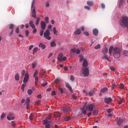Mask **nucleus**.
<instances>
[{
  "instance_id": "obj_1",
  "label": "nucleus",
  "mask_w": 128,
  "mask_h": 128,
  "mask_svg": "<svg viewBox=\"0 0 128 128\" xmlns=\"http://www.w3.org/2000/svg\"><path fill=\"white\" fill-rule=\"evenodd\" d=\"M120 26H121L122 27H124L126 26H128V17L126 16H124L120 20Z\"/></svg>"
},
{
  "instance_id": "obj_2",
  "label": "nucleus",
  "mask_w": 128,
  "mask_h": 128,
  "mask_svg": "<svg viewBox=\"0 0 128 128\" xmlns=\"http://www.w3.org/2000/svg\"><path fill=\"white\" fill-rule=\"evenodd\" d=\"M113 54L115 58H119L120 56V48L118 47L114 48Z\"/></svg>"
},
{
  "instance_id": "obj_3",
  "label": "nucleus",
  "mask_w": 128,
  "mask_h": 128,
  "mask_svg": "<svg viewBox=\"0 0 128 128\" xmlns=\"http://www.w3.org/2000/svg\"><path fill=\"white\" fill-rule=\"evenodd\" d=\"M35 2L36 0H32L31 6V8L32 10V16L34 18H36V7H34Z\"/></svg>"
},
{
  "instance_id": "obj_4",
  "label": "nucleus",
  "mask_w": 128,
  "mask_h": 128,
  "mask_svg": "<svg viewBox=\"0 0 128 128\" xmlns=\"http://www.w3.org/2000/svg\"><path fill=\"white\" fill-rule=\"evenodd\" d=\"M44 38H45L46 40H52V37L50 36V30H46L44 34Z\"/></svg>"
},
{
  "instance_id": "obj_5",
  "label": "nucleus",
  "mask_w": 128,
  "mask_h": 128,
  "mask_svg": "<svg viewBox=\"0 0 128 128\" xmlns=\"http://www.w3.org/2000/svg\"><path fill=\"white\" fill-rule=\"evenodd\" d=\"M82 74H84V76H88L90 75V71L88 70V68H84L82 69Z\"/></svg>"
},
{
  "instance_id": "obj_6",
  "label": "nucleus",
  "mask_w": 128,
  "mask_h": 128,
  "mask_svg": "<svg viewBox=\"0 0 128 128\" xmlns=\"http://www.w3.org/2000/svg\"><path fill=\"white\" fill-rule=\"evenodd\" d=\"M124 119L121 118L116 122V124L118 126H120L124 124Z\"/></svg>"
},
{
  "instance_id": "obj_7",
  "label": "nucleus",
  "mask_w": 128,
  "mask_h": 128,
  "mask_svg": "<svg viewBox=\"0 0 128 128\" xmlns=\"http://www.w3.org/2000/svg\"><path fill=\"white\" fill-rule=\"evenodd\" d=\"M94 105L93 104H90L86 106V110H88L90 112H92L94 110Z\"/></svg>"
},
{
  "instance_id": "obj_8",
  "label": "nucleus",
  "mask_w": 128,
  "mask_h": 128,
  "mask_svg": "<svg viewBox=\"0 0 128 128\" xmlns=\"http://www.w3.org/2000/svg\"><path fill=\"white\" fill-rule=\"evenodd\" d=\"M62 112H64L65 113L70 112H72V108H70L68 106L64 107L62 108Z\"/></svg>"
},
{
  "instance_id": "obj_9",
  "label": "nucleus",
  "mask_w": 128,
  "mask_h": 128,
  "mask_svg": "<svg viewBox=\"0 0 128 128\" xmlns=\"http://www.w3.org/2000/svg\"><path fill=\"white\" fill-rule=\"evenodd\" d=\"M28 78H30V76L28 74H26L23 80L24 84H26L28 82Z\"/></svg>"
},
{
  "instance_id": "obj_10",
  "label": "nucleus",
  "mask_w": 128,
  "mask_h": 128,
  "mask_svg": "<svg viewBox=\"0 0 128 128\" xmlns=\"http://www.w3.org/2000/svg\"><path fill=\"white\" fill-rule=\"evenodd\" d=\"M40 26L42 28V30H44L46 26V22H44V21H42L40 22Z\"/></svg>"
},
{
  "instance_id": "obj_11",
  "label": "nucleus",
  "mask_w": 128,
  "mask_h": 128,
  "mask_svg": "<svg viewBox=\"0 0 128 128\" xmlns=\"http://www.w3.org/2000/svg\"><path fill=\"white\" fill-rule=\"evenodd\" d=\"M112 102V98H104V102L106 104H110Z\"/></svg>"
},
{
  "instance_id": "obj_12",
  "label": "nucleus",
  "mask_w": 128,
  "mask_h": 128,
  "mask_svg": "<svg viewBox=\"0 0 128 128\" xmlns=\"http://www.w3.org/2000/svg\"><path fill=\"white\" fill-rule=\"evenodd\" d=\"M88 66V60L86 59H84L83 61L82 66L84 68H86Z\"/></svg>"
},
{
  "instance_id": "obj_13",
  "label": "nucleus",
  "mask_w": 128,
  "mask_h": 128,
  "mask_svg": "<svg viewBox=\"0 0 128 128\" xmlns=\"http://www.w3.org/2000/svg\"><path fill=\"white\" fill-rule=\"evenodd\" d=\"M29 25L30 26H31V28L34 30V28H36V26L34 25V21L32 20H30L29 22Z\"/></svg>"
},
{
  "instance_id": "obj_14",
  "label": "nucleus",
  "mask_w": 128,
  "mask_h": 128,
  "mask_svg": "<svg viewBox=\"0 0 128 128\" xmlns=\"http://www.w3.org/2000/svg\"><path fill=\"white\" fill-rule=\"evenodd\" d=\"M66 88H68V90H70V92H72V86H70V85L68 83H66Z\"/></svg>"
},
{
  "instance_id": "obj_15",
  "label": "nucleus",
  "mask_w": 128,
  "mask_h": 128,
  "mask_svg": "<svg viewBox=\"0 0 128 128\" xmlns=\"http://www.w3.org/2000/svg\"><path fill=\"white\" fill-rule=\"evenodd\" d=\"M114 46H110L109 48V50H108V52H109V54L110 56H112V50H113V52H114Z\"/></svg>"
},
{
  "instance_id": "obj_16",
  "label": "nucleus",
  "mask_w": 128,
  "mask_h": 128,
  "mask_svg": "<svg viewBox=\"0 0 128 128\" xmlns=\"http://www.w3.org/2000/svg\"><path fill=\"white\" fill-rule=\"evenodd\" d=\"M108 52V49L106 47H104L102 50V54H106Z\"/></svg>"
},
{
  "instance_id": "obj_17",
  "label": "nucleus",
  "mask_w": 128,
  "mask_h": 128,
  "mask_svg": "<svg viewBox=\"0 0 128 128\" xmlns=\"http://www.w3.org/2000/svg\"><path fill=\"white\" fill-rule=\"evenodd\" d=\"M62 56H64V55L60 53L58 56V62H62Z\"/></svg>"
},
{
  "instance_id": "obj_18",
  "label": "nucleus",
  "mask_w": 128,
  "mask_h": 128,
  "mask_svg": "<svg viewBox=\"0 0 128 128\" xmlns=\"http://www.w3.org/2000/svg\"><path fill=\"white\" fill-rule=\"evenodd\" d=\"M93 34H94L96 36L98 34V30L97 29H94L92 30Z\"/></svg>"
},
{
  "instance_id": "obj_19",
  "label": "nucleus",
  "mask_w": 128,
  "mask_h": 128,
  "mask_svg": "<svg viewBox=\"0 0 128 128\" xmlns=\"http://www.w3.org/2000/svg\"><path fill=\"white\" fill-rule=\"evenodd\" d=\"M80 110L84 114H86V110L84 108V106L80 108Z\"/></svg>"
},
{
  "instance_id": "obj_20",
  "label": "nucleus",
  "mask_w": 128,
  "mask_h": 128,
  "mask_svg": "<svg viewBox=\"0 0 128 128\" xmlns=\"http://www.w3.org/2000/svg\"><path fill=\"white\" fill-rule=\"evenodd\" d=\"M80 34H82V32L80 29H76V30L74 32V34L75 36Z\"/></svg>"
},
{
  "instance_id": "obj_21",
  "label": "nucleus",
  "mask_w": 128,
  "mask_h": 128,
  "mask_svg": "<svg viewBox=\"0 0 128 128\" xmlns=\"http://www.w3.org/2000/svg\"><path fill=\"white\" fill-rule=\"evenodd\" d=\"M14 78L15 80H16L17 82L20 80V74L18 73H17L15 74Z\"/></svg>"
},
{
  "instance_id": "obj_22",
  "label": "nucleus",
  "mask_w": 128,
  "mask_h": 128,
  "mask_svg": "<svg viewBox=\"0 0 128 128\" xmlns=\"http://www.w3.org/2000/svg\"><path fill=\"white\" fill-rule=\"evenodd\" d=\"M94 90H92L88 92L89 96H92L94 95Z\"/></svg>"
},
{
  "instance_id": "obj_23",
  "label": "nucleus",
  "mask_w": 128,
  "mask_h": 128,
  "mask_svg": "<svg viewBox=\"0 0 128 128\" xmlns=\"http://www.w3.org/2000/svg\"><path fill=\"white\" fill-rule=\"evenodd\" d=\"M12 113H10L7 116V120H12Z\"/></svg>"
},
{
  "instance_id": "obj_24",
  "label": "nucleus",
  "mask_w": 128,
  "mask_h": 128,
  "mask_svg": "<svg viewBox=\"0 0 128 128\" xmlns=\"http://www.w3.org/2000/svg\"><path fill=\"white\" fill-rule=\"evenodd\" d=\"M39 48H41L42 50H44V48H46V46L42 43H40L39 44Z\"/></svg>"
},
{
  "instance_id": "obj_25",
  "label": "nucleus",
  "mask_w": 128,
  "mask_h": 128,
  "mask_svg": "<svg viewBox=\"0 0 128 128\" xmlns=\"http://www.w3.org/2000/svg\"><path fill=\"white\" fill-rule=\"evenodd\" d=\"M63 118H64V120H66V122H68V120H70L71 118L70 116H64Z\"/></svg>"
},
{
  "instance_id": "obj_26",
  "label": "nucleus",
  "mask_w": 128,
  "mask_h": 128,
  "mask_svg": "<svg viewBox=\"0 0 128 128\" xmlns=\"http://www.w3.org/2000/svg\"><path fill=\"white\" fill-rule=\"evenodd\" d=\"M102 60H106L109 61L110 58H108V56H106V54H104V56H102Z\"/></svg>"
},
{
  "instance_id": "obj_27",
  "label": "nucleus",
  "mask_w": 128,
  "mask_h": 128,
  "mask_svg": "<svg viewBox=\"0 0 128 128\" xmlns=\"http://www.w3.org/2000/svg\"><path fill=\"white\" fill-rule=\"evenodd\" d=\"M56 46V44L54 41L50 42V46L54 48Z\"/></svg>"
},
{
  "instance_id": "obj_28",
  "label": "nucleus",
  "mask_w": 128,
  "mask_h": 128,
  "mask_svg": "<svg viewBox=\"0 0 128 128\" xmlns=\"http://www.w3.org/2000/svg\"><path fill=\"white\" fill-rule=\"evenodd\" d=\"M42 124H50V122L48 121L47 120H44L42 121Z\"/></svg>"
},
{
  "instance_id": "obj_29",
  "label": "nucleus",
  "mask_w": 128,
  "mask_h": 128,
  "mask_svg": "<svg viewBox=\"0 0 128 128\" xmlns=\"http://www.w3.org/2000/svg\"><path fill=\"white\" fill-rule=\"evenodd\" d=\"M53 32L54 34H56V36H58V30H56V27H54L53 28Z\"/></svg>"
},
{
  "instance_id": "obj_30",
  "label": "nucleus",
  "mask_w": 128,
  "mask_h": 128,
  "mask_svg": "<svg viewBox=\"0 0 128 128\" xmlns=\"http://www.w3.org/2000/svg\"><path fill=\"white\" fill-rule=\"evenodd\" d=\"M4 118H6V113L3 112L0 116V120H2Z\"/></svg>"
},
{
  "instance_id": "obj_31",
  "label": "nucleus",
  "mask_w": 128,
  "mask_h": 128,
  "mask_svg": "<svg viewBox=\"0 0 128 128\" xmlns=\"http://www.w3.org/2000/svg\"><path fill=\"white\" fill-rule=\"evenodd\" d=\"M108 90V88H104L101 89L100 92L102 93L106 92H107Z\"/></svg>"
},
{
  "instance_id": "obj_32",
  "label": "nucleus",
  "mask_w": 128,
  "mask_h": 128,
  "mask_svg": "<svg viewBox=\"0 0 128 128\" xmlns=\"http://www.w3.org/2000/svg\"><path fill=\"white\" fill-rule=\"evenodd\" d=\"M40 17L37 18L36 22V26H38V24H40Z\"/></svg>"
},
{
  "instance_id": "obj_33",
  "label": "nucleus",
  "mask_w": 128,
  "mask_h": 128,
  "mask_svg": "<svg viewBox=\"0 0 128 128\" xmlns=\"http://www.w3.org/2000/svg\"><path fill=\"white\" fill-rule=\"evenodd\" d=\"M98 110H95L93 111L94 116H98Z\"/></svg>"
},
{
  "instance_id": "obj_34",
  "label": "nucleus",
  "mask_w": 128,
  "mask_h": 128,
  "mask_svg": "<svg viewBox=\"0 0 128 128\" xmlns=\"http://www.w3.org/2000/svg\"><path fill=\"white\" fill-rule=\"evenodd\" d=\"M123 54L125 56H128V51L126 50H124L123 52Z\"/></svg>"
},
{
  "instance_id": "obj_35",
  "label": "nucleus",
  "mask_w": 128,
  "mask_h": 128,
  "mask_svg": "<svg viewBox=\"0 0 128 128\" xmlns=\"http://www.w3.org/2000/svg\"><path fill=\"white\" fill-rule=\"evenodd\" d=\"M124 0H120L119 2V8H120V6H122V4H124Z\"/></svg>"
},
{
  "instance_id": "obj_36",
  "label": "nucleus",
  "mask_w": 128,
  "mask_h": 128,
  "mask_svg": "<svg viewBox=\"0 0 128 128\" xmlns=\"http://www.w3.org/2000/svg\"><path fill=\"white\" fill-rule=\"evenodd\" d=\"M30 98H27L26 101V104H30Z\"/></svg>"
},
{
  "instance_id": "obj_37",
  "label": "nucleus",
  "mask_w": 128,
  "mask_h": 128,
  "mask_svg": "<svg viewBox=\"0 0 128 128\" xmlns=\"http://www.w3.org/2000/svg\"><path fill=\"white\" fill-rule=\"evenodd\" d=\"M38 70H36L34 74V78H36V76H38Z\"/></svg>"
},
{
  "instance_id": "obj_38",
  "label": "nucleus",
  "mask_w": 128,
  "mask_h": 128,
  "mask_svg": "<svg viewBox=\"0 0 128 128\" xmlns=\"http://www.w3.org/2000/svg\"><path fill=\"white\" fill-rule=\"evenodd\" d=\"M55 116L56 118H58V116L60 117V112H57L55 113Z\"/></svg>"
},
{
  "instance_id": "obj_39",
  "label": "nucleus",
  "mask_w": 128,
  "mask_h": 128,
  "mask_svg": "<svg viewBox=\"0 0 128 128\" xmlns=\"http://www.w3.org/2000/svg\"><path fill=\"white\" fill-rule=\"evenodd\" d=\"M27 92H28V94L30 96V94H32V90L30 89L28 90Z\"/></svg>"
},
{
  "instance_id": "obj_40",
  "label": "nucleus",
  "mask_w": 128,
  "mask_h": 128,
  "mask_svg": "<svg viewBox=\"0 0 128 128\" xmlns=\"http://www.w3.org/2000/svg\"><path fill=\"white\" fill-rule=\"evenodd\" d=\"M26 86V85L24 84H22V87H21V90H22V91L24 92V87Z\"/></svg>"
},
{
  "instance_id": "obj_41",
  "label": "nucleus",
  "mask_w": 128,
  "mask_h": 128,
  "mask_svg": "<svg viewBox=\"0 0 128 128\" xmlns=\"http://www.w3.org/2000/svg\"><path fill=\"white\" fill-rule=\"evenodd\" d=\"M44 20L46 22V24H48V22H49V18H48V17H46L44 18Z\"/></svg>"
},
{
  "instance_id": "obj_42",
  "label": "nucleus",
  "mask_w": 128,
  "mask_h": 128,
  "mask_svg": "<svg viewBox=\"0 0 128 128\" xmlns=\"http://www.w3.org/2000/svg\"><path fill=\"white\" fill-rule=\"evenodd\" d=\"M116 82L112 83V90H114V88H116Z\"/></svg>"
},
{
  "instance_id": "obj_43",
  "label": "nucleus",
  "mask_w": 128,
  "mask_h": 128,
  "mask_svg": "<svg viewBox=\"0 0 128 128\" xmlns=\"http://www.w3.org/2000/svg\"><path fill=\"white\" fill-rule=\"evenodd\" d=\"M38 48H34L33 50L32 54H34L38 52Z\"/></svg>"
},
{
  "instance_id": "obj_44",
  "label": "nucleus",
  "mask_w": 128,
  "mask_h": 128,
  "mask_svg": "<svg viewBox=\"0 0 128 128\" xmlns=\"http://www.w3.org/2000/svg\"><path fill=\"white\" fill-rule=\"evenodd\" d=\"M29 119L30 120H34V115L32 114H30V116H29Z\"/></svg>"
},
{
  "instance_id": "obj_45",
  "label": "nucleus",
  "mask_w": 128,
  "mask_h": 128,
  "mask_svg": "<svg viewBox=\"0 0 128 128\" xmlns=\"http://www.w3.org/2000/svg\"><path fill=\"white\" fill-rule=\"evenodd\" d=\"M58 90H60V94H64V89H62V88L60 87H59Z\"/></svg>"
},
{
  "instance_id": "obj_46",
  "label": "nucleus",
  "mask_w": 128,
  "mask_h": 128,
  "mask_svg": "<svg viewBox=\"0 0 128 128\" xmlns=\"http://www.w3.org/2000/svg\"><path fill=\"white\" fill-rule=\"evenodd\" d=\"M95 50H98V48H100V45L98 44L96 46L94 47Z\"/></svg>"
},
{
  "instance_id": "obj_47",
  "label": "nucleus",
  "mask_w": 128,
  "mask_h": 128,
  "mask_svg": "<svg viewBox=\"0 0 128 128\" xmlns=\"http://www.w3.org/2000/svg\"><path fill=\"white\" fill-rule=\"evenodd\" d=\"M120 88H121V90H124V85L123 84H120Z\"/></svg>"
},
{
  "instance_id": "obj_48",
  "label": "nucleus",
  "mask_w": 128,
  "mask_h": 128,
  "mask_svg": "<svg viewBox=\"0 0 128 128\" xmlns=\"http://www.w3.org/2000/svg\"><path fill=\"white\" fill-rule=\"evenodd\" d=\"M47 120H52V114H50L48 117L47 118Z\"/></svg>"
},
{
  "instance_id": "obj_49",
  "label": "nucleus",
  "mask_w": 128,
  "mask_h": 128,
  "mask_svg": "<svg viewBox=\"0 0 128 128\" xmlns=\"http://www.w3.org/2000/svg\"><path fill=\"white\" fill-rule=\"evenodd\" d=\"M87 4H88V6H92V4H94V2H88Z\"/></svg>"
},
{
  "instance_id": "obj_50",
  "label": "nucleus",
  "mask_w": 128,
  "mask_h": 128,
  "mask_svg": "<svg viewBox=\"0 0 128 128\" xmlns=\"http://www.w3.org/2000/svg\"><path fill=\"white\" fill-rule=\"evenodd\" d=\"M14 24H10V26H9V28H10V30H14Z\"/></svg>"
},
{
  "instance_id": "obj_51",
  "label": "nucleus",
  "mask_w": 128,
  "mask_h": 128,
  "mask_svg": "<svg viewBox=\"0 0 128 128\" xmlns=\"http://www.w3.org/2000/svg\"><path fill=\"white\" fill-rule=\"evenodd\" d=\"M84 56H80V62H82V60L84 61Z\"/></svg>"
},
{
  "instance_id": "obj_52",
  "label": "nucleus",
  "mask_w": 128,
  "mask_h": 128,
  "mask_svg": "<svg viewBox=\"0 0 128 128\" xmlns=\"http://www.w3.org/2000/svg\"><path fill=\"white\" fill-rule=\"evenodd\" d=\"M42 86L44 87V86H48V83L47 82H46L45 83H43L41 84Z\"/></svg>"
},
{
  "instance_id": "obj_53",
  "label": "nucleus",
  "mask_w": 128,
  "mask_h": 128,
  "mask_svg": "<svg viewBox=\"0 0 128 128\" xmlns=\"http://www.w3.org/2000/svg\"><path fill=\"white\" fill-rule=\"evenodd\" d=\"M76 52V48H74L71 50V53L72 54H74V52Z\"/></svg>"
},
{
  "instance_id": "obj_54",
  "label": "nucleus",
  "mask_w": 128,
  "mask_h": 128,
  "mask_svg": "<svg viewBox=\"0 0 128 128\" xmlns=\"http://www.w3.org/2000/svg\"><path fill=\"white\" fill-rule=\"evenodd\" d=\"M59 82H60V79L58 78H56L54 81V84H58Z\"/></svg>"
},
{
  "instance_id": "obj_55",
  "label": "nucleus",
  "mask_w": 128,
  "mask_h": 128,
  "mask_svg": "<svg viewBox=\"0 0 128 128\" xmlns=\"http://www.w3.org/2000/svg\"><path fill=\"white\" fill-rule=\"evenodd\" d=\"M34 78H35V82H38V77L37 76Z\"/></svg>"
},
{
  "instance_id": "obj_56",
  "label": "nucleus",
  "mask_w": 128,
  "mask_h": 128,
  "mask_svg": "<svg viewBox=\"0 0 128 128\" xmlns=\"http://www.w3.org/2000/svg\"><path fill=\"white\" fill-rule=\"evenodd\" d=\"M40 36H44V30H42L40 32Z\"/></svg>"
},
{
  "instance_id": "obj_57",
  "label": "nucleus",
  "mask_w": 128,
  "mask_h": 128,
  "mask_svg": "<svg viewBox=\"0 0 128 128\" xmlns=\"http://www.w3.org/2000/svg\"><path fill=\"white\" fill-rule=\"evenodd\" d=\"M110 70H112V72L116 71V68H114L112 66L110 67Z\"/></svg>"
},
{
  "instance_id": "obj_58",
  "label": "nucleus",
  "mask_w": 128,
  "mask_h": 128,
  "mask_svg": "<svg viewBox=\"0 0 128 128\" xmlns=\"http://www.w3.org/2000/svg\"><path fill=\"white\" fill-rule=\"evenodd\" d=\"M50 126H52V125L50 124H48L45 126V128H50Z\"/></svg>"
},
{
  "instance_id": "obj_59",
  "label": "nucleus",
  "mask_w": 128,
  "mask_h": 128,
  "mask_svg": "<svg viewBox=\"0 0 128 128\" xmlns=\"http://www.w3.org/2000/svg\"><path fill=\"white\" fill-rule=\"evenodd\" d=\"M72 98L73 100H76L78 98L76 96V95H74V94H73L72 96Z\"/></svg>"
},
{
  "instance_id": "obj_60",
  "label": "nucleus",
  "mask_w": 128,
  "mask_h": 128,
  "mask_svg": "<svg viewBox=\"0 0 128 128\" xmlns=\"http://www.w3.org/2000/svg\"><path fill=\"white\" fill-rule=\"evenodd\" d=\"M28 34H30L28 30H26V37L28 36Z\"/></svg>"
},
{
  "instance_id": "obj_61",
  "label": "nucleus",
  "mask_w": 128,
  "mask_h": 128,
  "mask_svg": "<svg viewBox=\"0 0 128 128\" xmlns=\"http://www.w3.org/2000/svg\"><path fill=\"white\" fill-rule=\"evenodd\" d=\"M106 112H108V114H110V112H112V110L111 109L109 108V109H108V110H107Z\"/></svg>"
},
{
  "instance_id": "obj_62",
  "label": "nucleus",
  "mask_w": 128,
  "mask_h": 128,
  "mask_svg": "<svg viewBox=\"0 0 128 128\" xmlns=\"http://www.w3.org/2000/svg\"><path fill=\"white\" fill-rule=\"evenodd\" d=\"M36 63L32 64V68H36Z\"/></svg>"
},
{
  "instance_id": "obj_63",
  "label": "nucleus",
  "mask_w": 128,
  "mask_h": 128,
  "mask_svg": "<svg viewBox=\"0 0 128 128\" xmlns=\"http://www.w3.org/2000/svg\"><path fill=\"white\" fill-rule=\"evenodd\" d=\"M56 91H52V96H56Z\"/></svg>"
},
{
  "instance_id": "obj_64",
  "label": "nucleus",
  "mask_w": 128,
  "mask_h": 128,
  "mask_svg": "<svg viewBox=\"0 0 128 128\" xmlns=\"http://www.w3.org/2000/svg\"><path fill=\"white\" fill-rule=\"evenodd\" d=\"M46 8H48L50 6V2H47L46 4Z\"/></svg>"
}]
</instances>
